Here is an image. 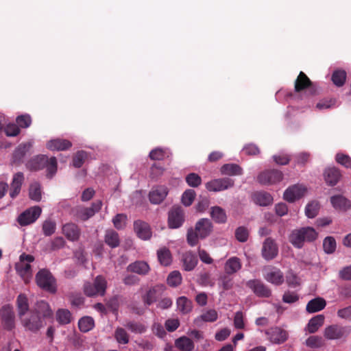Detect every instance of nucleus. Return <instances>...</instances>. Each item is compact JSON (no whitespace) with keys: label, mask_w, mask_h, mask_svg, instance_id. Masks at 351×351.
I'll list each match as a JSON object with an SVG mask.
<instances>
[{"label":"nucleus","mask_w":351,"mask_h":351,"mask_svg":"<svg viewBox=\"0 0 351 351\" xmlns=\"http://www.w3.org/2000/svg\"><path fill=\"white\" fill-rule=\"evenodd\" d=\"M125 326L132 332L136 334H142L147 330V326L140 322H129L125 324Z\"/></svg>","instance_id":"nucleus-50"},{"label":"nucleus","mask_w":351,"mask_h":351,"mask_svg":"<svg viewBox=\"0 0 351 351\" xmlns=\"http://www.w3.org/2000/svg\"><path fill=\"white\" fill-rule=\"evenodd\" d=\"M37 285L50 293L56 291V279L51 273L45 269H40L36 275Z\"/></svg>","instance_id":"nucleus-5"},{"label":"nucleus","mask_w":351,"mask_h":351,"mask_svg":"<svg viewBox=\"0 0 351 351\" xmlns=\"http://www.w3.org/2000/svg\"><path fill=\"white\" fill-rule=\"evenodd\" d=\"M317 237V233L311 227H304L295 229L289 236L290 243L297 248H302L304 242H312Z\"/></svg>","instance_id":"nucleus-2"},{"label":"nucleus","mask_w":351,"mask_h":351,"mask_svg":"<svg viewBox=\"0 0 351 351\" xmlns=\"http://www.w3.org/2000/svg\"><path fill=\"white\" fill-rule=\"evenodd\" d=\"M169 193L167 186L159 185L154 186L149 193V199L152 204H159L163 202Z\"/></svg>","instance_id":"nucleus-15"},{"label":"nucleus","mask_w":351,"mask_h":351,"mask_svg":"<svg viewBox=\"0 0 351 351\" xmlns=\"http://www.w3.org/2000/svg\"><path fill=\"white\" fill-rule=\"evenodd\" d=\"M48 162V157L45 155L38 156L32 159L28 164V167L32 170H39L45 167Z\"/></svg>","instance_id":"nucleus-44"},{"label":"nucleus","mask_w":351,"mask_h":351,"mask_svg":"<svg viewBox=\"0 0 351 351\" xmlns=\"http://www.w3.org/2000/svg\"><path fill=\"white\" fill-rule=\"evenodd\" d=\"M102 206V202L100 200H97L93 202L90 207H80L76 209L75 215L76 217L82 220L86 221L91 217H93L95 213L98 212Z\"/></svg>","instance_id":"nucleus-12"},{"label":"nucleus","mask_w":351,"mask_h":351,"mask_svg":"<svg viewBox=\"0 0 351 351\" xmlns=\"http://www.w3.org/2000/svg\"><path fill=\"white\" fill-rule=\"evenodd\" d=\"M72 143L66 139L56 138L49 141L47 143V147L50 150L63 151L69 149Z\"/></svg>","instance_id":"nucleus-28"},{"label":"nucleus","mask_w":351,"mask_h":351,"mask_svg":"<svg viewBox=\"0 0 351 351\" xmlns=\"http://www.w3.org/2000/svg\"><path fill=\"white\" fill-rule=\"evenodd\" d=\"M326 305V300L322 298H316L310 300L306 304V309L308 313H313L322 311Z\"/></svg>","instance_id":"nucleus-33"},{"label":"nucleus","mask_w":351,"mask_h":351,"mask_svg":"<svg viewBox=\"0 0 351 351\" xmlns=\"http://www.w3.org/2000/svg\"><path fill=\"white\" fill-rule=\"evenodd\" d=\"M23 181L24 176L23 173L19 172L14 175L10 192L12 198L16 197L19 194Z\"/></svg>","instance_id":"nucleus-27"},{"label":"nucleus","mask_w":351,"mask_h":351,"mask_svg":"<svg viewBox=\"0 0 351 351\" xmlns=\"http://www.w3.org/2000/svg\"><path fill=\"white\" fill-rule=\"evenodd\" d=\"M128 217L125 214H117L113 219L112 223L114 226L118 229L121 230L125 227Z\"/></svg>","instance_id":"nucleus-57"},{"label":"nucleus","mask_w":351,"mask_h":351,"mask_svg":"<svg viewBox=\"0 0 351 351\" xmlns=\"http://www.w3.org/2000/svg\"><path fill=\"white\" fill-rule=\"evenodd\" d=\"M218 318L217 312L214 309H209L204 311L199 316L194 319V324L201 327L204 322H213Z\"/></svg>","instance_id":"nucleus-23"},{"label":"nucleus","mask_w":351,"mask_h":351,"mask_svg":"<svg viewBox=\"0 0 351 351\" xmlns=\"http://www.w3.org/2000/svg\"><path fill=\"white\" fill-rule=\"evenodd\" d=\"M21 322L26 329L33 332L38 330L43 326L42 318L34 313L29 317H22Z\"/></svg>","instance_id":"nucleus-17"},{"label":"nucleus","mask_w":351,"mask_h":351,"mask_svg":"<svg viewBox=\"0 0 351 351\" xmlns=\"http://www.w3.org/2000/svg\"><path fill=\"white\" fill-rule=\"evenodd\" d=\"M264 277L267 282L275 285H280L285 280L282 272L276 267L267 268Z\"/></svg>","instance_id":"nucleus-18"},{"label":"nucleus","mask_w":351,"mask_h":351,"mask_svg":"<svg viewBox=\"0 0 351 351\" xmlns=\"http://www.w3.org/2000/svg\"><path fill=\"white\" fill-rule=\"evenodd\" d=\"M234 184V180L229 178L215 179L206 183V189L209 191L218 192L232 187Z\"/></svg>","instance_id":"nucleus-10"},{"label":"nucleus","mask_w":351,"mask_h":351,"mask_svg":"<svg viewBox=\"0 0 351 351\" xmlns=\"http://www.w3.org/2000/svg\"><path fill=\"white\" fill-rule=\"evenodd\" d=\"M283 178L280 171L269 169L261 171L257 176V181L262 185H272L280 182Z\"/></svg>","instance_id":"nucleus-7"},{"label":"nucleus","mask_w":351,"mask_h":351,"mask_svg":"<svg viewBox=\"0 0 351 351\" xmlns=\"http://www.w3.org/2000/svg\"><path fill=\"white\" fill-rule=\"evenodd\" d=\"M266 335L269 336V340L274 343H282L287 339V332L280 328H271L266 331Z\"/></svg>","instance_id":"nucleus-21"},{"label":"nucleus","mask_w":351,"mask_h":351,"mask_svg":"<svg viewBox=\"0 0 351 351\" xmlns=\"http://www.w3.org/2000/svg\"><path fill=\"white\" fill-rule=\"evenodd\" d=\"M176 305L178 311L182 314H187L193 309V302L185 296L179 297Z\"/></svg>","instance_id":"nucleus-34"},{"label":"nucleus","mask_w":351,"mask_h":351,"mask_svg":"<svg viewBox=\"0 0 351 351\" xmlns=\"http://www.w3.org/2000/svg\"><path fill=\"white\" fill-rule=\"evenodd\" d=\"M34 261L32 255L23 254L19 261L16 263L15 268L25 283H27L32 277L30 263Z\"/></svg>","instance_id":"nucleus-4"},{"label":"nucleus","mask_w":351,"mask_h":351,"mask_svg":"<svg viewBox=\"0 0 351 351\" xmlns=\"http://www.w3.org/2000/svg\"><path fill=\"white\" fill-rule=\"evenodd\" d=\"M182 280V278L180 271H173L169 274L167 282L169 286L176 287L181 284Z\"/></svg>","instance_id":"nucleus-54"},{"label":"nucleus","mask_w":351,"mask_h":351,"mask_svg":"<svg viewBox=\"0 0 351 351\" xmlns=\"http://www.w3.org/2000/svg\"><path fill=\"white\" fill-rule=\"evenodd\" d=\"M165 290V286L161 284L152 287L142 296L143 302L145 305L150 306L162 296Z\"/></svg>","instance_id":"nucleus-11"},{"label":"nucleus","mask_w":351,"mask_h":351,"mask_svg":"<svg viewBox=\"0 0 351 351\" xmlns=\"http://www.w3.org/2000/svg\"><path fill=\"white\" fill-rule=\"evenodd\" d=\"M104 242L111 248H116L120 245L119 234L112 229L106 230Z\"/></svg>","instance_id":"nucleus-30"},{"label":"nucleus","mask_w":351,"mask_h":351,"mask_svg":"<svg viewBox=\"0 0 351 351\" xmlns=\"http://www.w3.org/2000/svg\"><path fill=\"white\" fill-rule=\"evenodd\" d=\"M306 192V188L302 184H294L287 189L284 193V199L289 202H293L303 197Z\"/></svg>","instance_id":"nucleus-14"},{"label":"nucleus","mask_w":351,"mask_h":351,"mask_svg":"<svg viewBox=\"0 0 351 351\" xmlns=\"http://www.w3.org/2000/svg\"><path fill=\"white\" fill-rule=\"evenodd\" d=\"M330 203L335 209L339 210L346 211L351 208V201L341 195L332 196Z\"/></svg>","instance_id":"nucleus-22"},{"label":"nucleus","mask_w":351,"mask_h":351,"mask_svg":"<svg viewBox=\"0 0 351 351\" xmlns=\"http://www.w3.org/2000/svg\"><path fill=\"white\" fill-rule=\"evenodd\" d=\"M324 176L326 182L330 186L336 185L341 178L339 170L335 167L326 169Z\"/></svg>","instance_id":"nucleus-26"},{"label":"nucleus","mask_w":351,"mask_h":351,"mask_svg":"<svg viewBox=\"0 0 351 351\" xmlns=\"http://www.w3.org/2000/svg\"><path fill=\"white\" fill-rule=\"evenodd\" d=\"M186 182L191 187H197L202 183V178L197 173H191L186 176Z\"/></svg>","instance_id":"nucleus-59"},{"label":"nucleus","mask_w":351,"mask_h":351,"mask_svg":"<svg viewBox=\"0 0 351 351\" xmlns=\"http://www.w3.org/2000/svg\"><path fill=\"white\" fill-rule=\"evenodd\" d=\"M311 84L312 83L309 78L301 71L295 82V90L296 92H300L308 86H311Z\"/></svg>","instance_id":"nucleus-41"},{"label":"nucleus","mask_w":351,"mask_h":351,"mask_svg":"<svg viewBox=\"0 0 351 351\" xmlns=\"http://www.w3.org/2000/svg\"><path fill=\"white\" fill-rule=\"evenodd\" d=\"M0 315L5 328L12 330L14 328V314L12 306H3L0 310Z\"/></svg>","instance_id":"nucleus-16"},{"label":"nucleus","mask_w":351,"mask_h":351,"mask_svg":"<svg viewBox=\"0 0 351 351\" xmlns=\"http://www.w3.org/2000/svg\"><path fill=\"white\" fill-rule=\"evenodd\" d=\"M324 316L318 315L311 318L306 326V330L309 333H315L324 324Z\"/></svg>","instance_id":"nucleus-35"},{"label":"nucleus","mask_w":351,"mask_h":351,"mask_svg":"<svg viewBox=\"0 0 351 351\" xmlns=\"http://www.w3.org/2000/svg\"><path fill=\"white\" fill-rule=\"evenodd\" d=\"M350 332L351 327L334 324L324 329V336L328 340H337L347 337Z\"/></svg>","instance_id":"nucleus-6"},{"label":"nucleus","mask_w":351,"mask_h":351,"mask_svg":"<svg viewBox=\"0 0 351 351\" xmlns=\"http://www.w3.org/2000/svg\"><path fill=\"white\" fill-rule=\"evenodd\" d=\"M29 195L31 199L39 202L41 199V189L38 183H32L29 186Z\"/></svg>","instance_id":"nucleus-52"},{"label":"nucleus","mask_w":351,"mask_h":351,"mask_svg":"<svg viewBox=\"0 0 351 351\" xmlns=\"http://www.w3.org/2000/svg\"><path fill=\"white\" fill-rule=\"evenodd\" d=\"M134 229L139 238L143 240L149 239L152 232L149 224L145 221L137 220L134 223Z\"/></svg>","instance_id":"nucleus-20"},{"label":"nucleus","mask_w":351,"mask_h":351,"mask_svg":"<svg viewBox=\"0 0 351 351\" xmlns=\"http://www.w3.org/2000/svg\"><path fill=\"white\" fill-rule=\"evenodd\" d=\"M210 216L218 223H224L227 221V215L225 210L219 206L211 208Z\"/></svg>","instance_id":"nucleus-38"},{"label":"nucleus","mask_w":351,"mask_h":351,"mask_svg":"<svg viewBox=\"0 0 351 351\" xmlns=\"http://www.w3.org/2000/svg\"><path fill=\"white\" fill-rule=\"evenodd\" d=\"M254 201L256 204L262 206H266L272 203L273 198L268 193L259 192L254 195Z\"/></svg>","instance_id":"nucleus-39"},{"label":"nucleus","mask_w":351,"mask_h":351,"mask_svg":"<svg viewBox=\"0 0 351 351\" xmlns=\"http://www.w3.org/2000/svg\"><path fill=\"white\" fill-rule=\"evenodd\" d=\"M305 344L306 346L311 348H319L325 345L322 337L316 335L310 336L308 338H307L305 341Z\"/></svg>","instance_id":"nucleus-49"},{"label":"nucleus","mask_w":351,"mask_h":351,"mask_svg":"<svg viewBox=\"0 0 351 351\" xmlns=\"http://www.w3.org/2000/svg\"><path fill=\"white\" fill-rule=\"evenodd\" d=\"M107 288V281L102 276H97L93 282H87L84 285V292L88 297L103 296Z\"/></svg>","instance_id":"nucleus-3"},{"label":"nucleus","mask_w":351,"mask_h":351,"mask_svg":"<svg viewBox=\"0 0 351 351\" xmlns=\"http://www.w3.org/2000/svg\"><path fill=\"white\" fill-rule=\"evenodd\" d=\"M87 158V153L84 151H78L73 158V165L76 168L81 167L85 159Z\"/></svg>","instance_id":"nucleus-58"},{"label":"nucleus","mask_w":351,"mask_h":351,"mask_svg":"<svg viewBox=\"0 0 351 351\" xmlns=\"http://www.w3.org/2000/svg\"><path fill=\"white\" fill-rule=\"evenodd\" d=\"M346 79V73L343 70H337L332 75V81L337 86H342Z\"/></svg>","instance_id":"nucleus-53"},{"label":"nucleus","mask_w":351,"mask_h":351,"mask_svg":"<svg viewBox=\"0 0 351 351\" xmlns=\"http://www.w3.org/2000/svg\"><path fill=\"white\" fill-rule=\"evenodd\" d=\"M323 248L326 254H332L336 250V241L332 237H327L323 242Z\"/></svg>","instance_id":"nucleus-55"},{"label":"nucleus","mask_w":351,"mask_h":351,"mask_svg":"<svg viewBox=\"0 0 351 351\" xmlns=\"http://www.w3.org/2000/svg\"><path fill=\"white\" fill-rule=\"evenodd\" d=\"M18 314L21 319L29 310V304L27 297L23 294H20L16 300Z\"/></svg>","instance_id":"nucleus-43"},{"label":"nucleus","mask_w":351,"mask_h":351,"mask_svg":"<svg viewBox=\"0 0 351 351\" xmlns=\"http://www.w3.org/2000/svg\"><path fill=\"white\" fill-rule=\"evenodd\" d=\"M175 346L180 351H192L194 349V343L187 337H181L175 341Z\"/></svg>","instance_id":"nucleus-36"},{"label":"nucleus","mask_w":351,"mask_h":351,"mask_svg":"<svg viewBox=\"0 0 351 351\" xmlns=\"http://www.w3.org/2000/svg\"><path fill=\"white\" fill-rule=\"evenodd\" d=\"M337 315L341 319L351 320V305L339 309L337 312Z\"/></svg>","instance_id":"nucleus-64"},{"label":"nucleus","mask_w":351,"mask_h":351,"mask_svg":"<svg viewBox=\"0 0 351 351\" xmlns=\"http://www.w3.org/2000/svg\"><path fill=\"white\" fill-rule=\"evenodd\" d=\"M95 326L94 319L89 316L82 317L78 322V327L81 332H87Z\"/></svg>","instance_id":"nucleus-46"},{"label":"nucleus","mask_w":351,"mask_h":351,"mask_svg":"<svg viewBox=\"0 0 351 351\" xmlns=\"http://www.w3.org/2000/svg\"><path fill=\"white\" fill-rule=\"evenodd\" d=\"M47 171V176L52 178L57 171V160L56 157L48 158V162L45 165Z\"/></svg>","instance_id":"nucleus-60"},{"label":"nucleus","mask_w":351,"mask_h":351,"mask_svg":"<svg viewBox=\"0 0 351 351\" xmlns=\"http://www.w3.org/2000/svg\"><path fill=\"white\" fill-rule=\"evenodd\" d=\"M247 286L258 297L268 298L271 295V291L260 280H249Z\"/></svg>","instance_id":"nucleus-19"},{"label":"nucleus","mask_w":351,"mask_h":351,"mask_svg":"<svg viewBox=\"0 0 351 351\" xmlns=\"http://www.w3.org/2000/svg\"><path fill=\"white\" fill-rule=\"evenodd\" d=\"M114 339L119 344H127L130 341V336L127 331L121 327H118L114 330Z\"/></svg>","instance_id":"nucleus-47"},{"label":"nucleus","mask_w":351,"mask_h":351,"mask_svg":"<svg viewBox=\"0 0 351 351\" xmlns=\"http://www.w3.org/2000/svg\"><path fill=\"white\" fill-rule=\"evenodd\" d=\"M182 261L186 271L193 270L198 262L196 256L191 252H187L182 255Z\"/></svg>","instance_id":"nucleus-32"},{"label":"nucleus","mask_w":351,"mask_h":351,"mask_svg":"<svg viewBox=\"0 0 351 351\" xmlns=\"http://www.w3.org/2000/svg\"><path fill=\"white\" fill-rule=\"evenodd\" d=\"M221 173L223 175L238 176L243 173L242 168L236 164H226L221 168Z\"/></svg>","instance_id":"nucleus-42"},{"label":"nucleus","mask_w":351,"mask_h":351,"mask_svg":"<svg viewBox=\"0 0 351 351\" xmlns=\"http://www.w3.org/2000/svg\"><path fill=\"white\" fill-rule=\"evenodd\" d=\"M158 261L162 265L168 266L172 262V256L170 250L163 247L157 251Z\"/></svg>","instance_id":"nucleus-37"},{"label":"nucleus","mask_w":351,"mask_h":351,"mask_svg":"<svg viewBox=\"0 0 351 351\" xmlns=\"http://www.w3.org/2000/svg\"><path fill=\"white\" fill-rule=\"evenodd\" d=\"M42 213V209L38 206H32L24 212H23L18 217V222L21 226H27L34 221L40 217Z\"/></svg>","instance_id":"nucleus-9"},{"label":"nucleus","mask_w":351,"mask_h":351,"mask_svg":"<svg viewBox=\"0 0 351 351\" xmlns=\"http://www.w3.org/2000/svg\"><path fill=\"white\" fill-rule=\"evenodd\" d=\"M241 268V263L239 258L231 257L228 259L224 265V271L227 274H233Z\"/></svg>","instance_id":"nucleus-31"},{"label":"nucleus","mask_w":351,"mask_h":351,"mask_svg":"<svg viewBox=\"0 0 351 351\" xmlns=\"http://www.w3.org/2000/svg\"><path fill=\"white\" fill-rule=\"evenodd\" d=\"M56 318L57 322L61 325L69 324L73 319L71 312L64 308H60L56 311Z\"/></svg>","instance_id":"nucleus-40"},{"label":"nucleus","mask_w":351,"mask_h":351,"mask_svg":"<svg viewBox=\"0 0 351 351\" xmlns=\"http://www.w3.org/2000/svg\"><path fill=\"white\" fill-rule=\"evenodd\" d=\"M32 147L30 143L20 145L13 154L14 162H19Z\"/></svg>","instance_id":"nucleus-45"},{"label":"nucleus","mask_w":351,"mask_h":351,"mask_svg":"<svg viewBox=\"0 0 351 351\" xmlns=\"http://www.w3.org/2000/svg\"><path fill=\"white\" fill-rule=\"evenodd\" d=\"M33 313L40 316L42 319L52 316V311L49 304L43 300L37 302Z\"/></svg>","instance_id":"nucleus-29"},{"label":"nucleus","mask_w":351,"mask_h":351,"mask_svg":"<svg viewBox=\"0 0 351 351\" xmlns=\"http://www.w3.org/2000/svg\"><path fill=\"white\" fill-rule=\"evenodd\" d=\"M336 161L346 168H351V158L348 155L337 154L335 157Z\"/></svg>","instance_id":"nucleus-63"},{"label":"nucleus","mask_w":351,"mask_h":351,"mask_svg":"<svg viewBox=\"0 0 351 351\" xmlns=\"http://www.w3.org/2000/svg\"><path fill=\"white\" fill-rule=\"evenodd\" d=\"M249 236L248 230L244 226H240L235 230V237L240 242H245Z\"/></svg>","instance_id":"nucleus-61"},{"label":"nucleus","mask_w":351,"mask_h":351,"mask_svg":"<svg viewBox=\"0 0 351 351\" xmlns=\"http://www.w3.org/2000/svg\"><path fill=\"white\" fill-rule=\"evenodd\" d=\"M127 270L130 272L136 273L138 275L145 276L149 273L150 267L146 262L137 261L130 263L128 266Z\"/></svg>","instance_id":"nucleus-25"},{"label":"nucleus","mask_w":351,"mask_h":351,"mask_svg":"<svg viewBox=\"0 0 351 351\" xmlns=\"http://www.w3.org/2000/svg\"><path fill=\"white\" fill-rule=\"evenodd\" d=\"M16 121L19 127L27 128L30 126L32 119L29 114H23L17 117Z\"/></svg>","instance_id":"nucleus-62"},{"label":"nucleus","mask_w":351,"mask_h":351,"mask_svg":"<svg viewBox=\"0 0 351 351\" xmlns=\"http://www.w3.org/2000/svg\"><path fill=\"white\" fill-rule=\"evenodd\" d=\"M42 230L45 236L49 237L52 235L56 230V221L51 219L45 220L43 223Z\"/></svg>","instance_id":"nucleus-48"},{"label":"nucleus","mask_w":351,"mask_h":351,"mask_svg":"<svg viewBox=\"0 0 351 351\" xmlns=\"http://www.w3.org/2000/svg\"><path fill=\"white\" fill-rule=\"evenodd\" d=\"M62 233L70 241L78 240L80 236V230L77 226L73 223H68L62 226Z\"/></svg>","instance_id":"nucleus-24"},{"label":"nucleus","mask_w":351,"mask_h":351,"mask_svg":"<svg viewBox=\"0 0 351 351\" xmlns=\"http://www.w3.org/2000/svg\"><path fill=\"white\" fill-rule=\"evenodd\" d=\"M213 231V224L207 218L200 219L197 221L195 228H189L187 231L186 240L188 243L193 247L198 243L199 239H205Z\"/></svg>","instance_id":"nucleus-1"},{"label":"nucleus","mask_w":351,"mask_h":351,"mask_svg":"<svg viewBox=\"0 0 351 351\" xmlns=\"http://www.w3.org/2000/svg\"><path fill=\"white\" fill-rule=\"evenodd\" d=\"M278 254V247L275 241L271 238H267L263 243L261 250L262 256L266 261H270L277 256Z\"/></svg>","instance_id":"nucleus-13"},{"label":"nucleus","mask_w":351,"mask_h":351,"mask_svg":"<svg viewBox=\"0 0 351 351\" xmlns=\"http://www.w3.org/2000/svg\"><path fill=\"white\" fill-rule=\"evenodd\" d=\"M319 204L317 201L309 202L305 208V214L308 218H314L318 214Z\"/></svg>","instance_id":"nucleus-51"},{"label":"nucleus","mask_w":351,"mask_h":351,"mask_svg":"<svg viewBox=\"0 0 351 351\" xmlns=\"http://www.w3.org/2000/svg\"><path fill=\"white\" fill-rule=\"evenodd\" d=\"M196 193L193 189L186 190L182 195V203L186 206H189L193 202Z\"/></svg>","instance_id":"nucleus-56"},{"label":"nucleus","mask_w":351,"mask_h":351,"mask_svg":"<svg viewBox=\"0 0 351 351\" xmlns=\"http://www.w3.org/2000/svg\"><path fill=\"white\" fill-rule=\"evenodd\" d=\"M184 221V213L183 209L178 206H173L168 213V226L169 228L176 229L181 227Z\"/></svg>","instance_id":"nucleus-8"}]
</instances>
